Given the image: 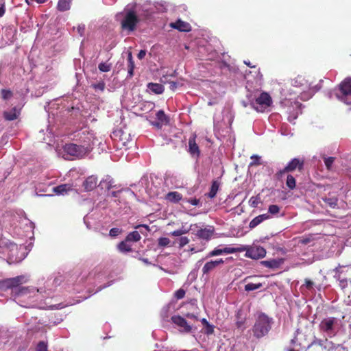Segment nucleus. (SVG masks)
Instances as JSON below:
<instances>
[{
	"mask_svg": "<svg viewBox=\"0 0 351 351\" xmlns=\"http://www.w3.org/2000/svg\"><path fill=\"white\" fill-rule=\"evenodd\" d=\"M51 280L46 282L44 288L36 289L33 287H21L20 289L14 291L13 296L14 301L23 307H35L37 302L44 298L51 296V289L49 288Z\"/></svg>",
	"mask_w": 351,
	"mask_h": 351,
	"instance_id": "nucleus-1",
	"label": "nucleus"
},
{
	"mask_svg": "<svg viewBox=\"0 0 351 351\" xmlns=\"http://www.w3.org/2000/svg\"><path fill=\"white\" fill-rule=\"evenodd\" d=\"M343 326L342 320L335 317H327L319 324V330L327 337H335Z\"/></svg>",
	"mask_w": 351,
	"mask_h": 351,
	"instance_id": "nucleus-2",
	"label": "nucleus"
},
{
	"mask_svg": "<svg viewBox=\"0 0 351 351\" xmlns=\"http://www.w3.org/2000/svg\"><path fill=\"white\" fill-rule=\"evenodd\" d=\"M273 323V318L268 317L264 313H259L252 329L254 336L260 339L267 335L271 329Z\"/></svg>",
	"mask_w": 351,
	"mask_h": 351,
	"instance_id": "nucleus-3",
	"label": "nucleus"
},
{
	"mask_svg": "<svg viewBox=\"0 0 351 351\" xmlns=\"http://www.w3.org/2000/svg\"><path fill=\"white\" fill-rule=\"evenodd\" d=\"M71 138L74 142L87 147V149L92 152L95 138L94 134L88 128L84 127L75 131L72 134Z\"/></svg>",
	"mask_w": 351,
	"mask_h": 351,
	"instance_id": "nucleus-4",
	"label": "nucleus"
},
{
	"mask_svg": "<svg viewBox=\"0 0 351 351\" xmlns=\"http://www.w3.org/2000/svg\"><path fill=\"white\" fill-rule=\"evenodd\" d=\"M129 7L130 5H128L123 12L117 14L116 17L118 19L119 16L123 15V19L121 22L122 29L128 32H132L135 29L138 23V18L136 14L134 8H130Z\"/></svg>",
	"mask_w": 351,
	"mask_h": 351,
	"instance_id": "nucleus-5",
	"label": "nucleus"
},
{
	"mask_svg": "<svg viewBox=\"0 0 351 351\" xmlns=\"http://www.w3.org/2000/svg\"><path fill=\"white\" fill-rule=\"evenodd\" d=\"M64 152V156L66 159H70L69 157L73 158L81 159L88 155L91 151L87 149V147H84L81 144H78L76 142L72 143H66L63 147Z\"/></svg>",
	"mask_w": 351,
	"mask_h": 351,
	"instance_id": "nucleus-6",
	"label": "nucleus"
},
{
	"mask_svg": "<svg viewBox=\"0 0 351 351\" xmlns=\"http://www.w3.org/2000/svg\"><path fill=\"white\" fill-rule=\"evenodd\" d=\"M336 97L346 105L351 106V78L345 79L334 90Z\"/></svg>",
	"mask_w": 351,
	"mask_h": 351,
	"instance_id": "nucleus-7",
	"label": "nucleus"
},
{
	"mask_svg": "<svg viewBox=\"0 0 351 351\" xmlns=\"http://www.w3.org/2000/svg\"><path fill=\"white\" fill-rule=\"evenodd\" d=\"M0 247L3 249V252L6 254L11 262H20L23 258L19 256L18 245L5 238L0 239Z\"/></svg>",
	"mask_w": 351,
	"mask_h": 351,
	"instance_id": "nucleus-8",
	"label": "nucleus"
},
{
	"mask_svg": "<svg viewBox=\"0 0 351 351\" xmlns=\"http://www.w3.org/2000/svg\"><path fill=\"white\" fill-rule=\"evenodd\" d=\"M26 282L24 276H18L14 278H7L0 281V288L1 289H11L12 296L14 295V291L20 289V285Z\"/></svg>",
	"mask_w": 351,
	"mask_h": 351,
	"instance_id": "nucleus-9",
	"label": "nucleus"
},
{
	"mask_svg": "<svg viewBox=\"0 0 351 351\" xmlns=\"http://www.w3.org/2000/svg\"><path fill=\"white\" fill-rule=\"evenodd\" d=\"M272 104L271 96L265 93H262L254 101L251 103L253 108L257 112H263Z\"/></svg>",
	"mask_w": 351,
	"mask_h": 351,
	"instance_id": "nucleus-10",
	"label": "nucleus"
},
{
	"mask_svg": "<svg viewBox=\"0 0 351 351\" xmlns=\"http://www.w3.org/2000/svg\"><path fill=\"white\" fill-rule=\"evenodd\" d=\"M171 319L173 324L178 328L180 332L189 334L193 332V326L180 315H173Z\"/></svg>",
	"mask_w": 351,
	"mask_h": 351,
	"instance_id": "nucleus-11",
	"label": "nucleus"
},
{
	"mask_svg": "<svg viewBox=\"0 0 351 351\" xmlns=\"http://www.w3.org/2000/svg\"><path fill=\"white\" fill-rule=\"evenodd\" d=\"M245 256L252 259H261L266 255L265 249L259 245L245 246Z\"/></svg>",
	"mask_w": 351,
	"mask_h": 351,
	"instance_id": "nucleus-12",
	"label": "nucleus"
},
{
	"mask_svg": "<svg viewBox=\"0 0 351 351\" xmlns=\"http://www.w3.org/2000/svg\"><path fill=\"white\" fill-rule=\"evenodd\" d=\"M304 165V161L300 160L298 158H293L292 159L287 165L285 167L284 169L278 171L276 173V176L278 178H282V176L287 172H291L296 169H298L299 170L302 169Z\"/></svg>",
	"mask_w": 351,
	"mask_h": 351,
	"instance_id": "nucleus-13",
	"label": "nucleus"
},
{
	"mask_svg": "<svg viewBox=\"0 0 351 351\" xmlns=\"http://www.w3.org/2000/svg\"><path fill=\"white\" fill-rule=\"evenodd\" d=\"M156 121H151V124L158 129H160L163 125H166L169 122V118L167 116L162 110H160L157 112Z\"/></svg>",
	"mask_w": 351,
	"mask_h": 351,
	"instance_id": "nucleus-14",
	"label": "nucleus"
},
{
	"mask_svg": "<svg viewBox=\"0 0 351 351\" xmlns=\"http://www.w3.org/2000/svg\"><path fill=\"white\" fill-rule=\"evenodd\" d=\"M136 228H140V229L144 228L145 231L144 232L141 230L140 232L135 230V231L130 232L126 237V241H132V242L138 241L141 238V237L140 235V232L141 234H145L146 232L149 231V226L147 225H139V226H136Z\"/></svg>",
	"mask_w": 351,
	"mask_h": 351,
	"instance_id": "nucleus-15",
	"label": "nucleus"
},
{
	"mask_svg": "<svg viewBox=\"0 0 351 351\" xmlns=\"http://www.w3.org/2000/svg\"><path fill=\"white\" fill-rule=\"evenodd\" d=\"M223 263L224 261L222 258L206 262L204 267H202L203 274H209L210 271L214 270L217 266Z\"/></svg>",
	"mask_w": 351,
	"mask_h": 351,
	"instance_id": "nucleus-16",
	"label": "nucleus"
},
{
	"mask_svg": "<svg viewBox=\"0 0 351 351\" xmlns=\"http://www.w3.org/2000/svg\"><path fill=\"white\" fill-rule=\"evenodd\" d=\"M101 189L109 191L112 188H117L114 179L109 175L105 176L99 184Z\"/></svg>",
	"mask_w": 351,
	"mask_h": 351,
	"instance_id": "nucleus-17",
	"label": "nucleus"
},
{
	"mask_svg": "<svg viewBox=\"0 0 351 351\" xmlns=\"http://www.w3.org/2000/svg\"><path fill=\"white\" fill-rule=\"evenodd\" d=\"M214 232V228L211 226L208 228H200L197 231L196 236L203 240H209Z\"/></svg>",
	"mask_w": 351,
	"mask_h": 351,
	"instance_id": "nucleus-18",
	"label": "nucleus"
},
{
	"mask_svg": "<svg viewBox=\"0 0 351 351\" xmlns=\"http://www.w3.org/2000/svg\"><path fill=\"white\" fill-rule=\"evenodd\" d=\"M189 152L192 157L197 158L199 156L200 151L195 142V136L191 137L189 140Z\"/></svg>",
	"mask_w": 351,
	"mask_h": 351,
	"instance_id": "nucleus-19",
	"label": "nucleus"
},
{
	"mask_svg": "<svg viewBox=\"0 0 351 351\" xmlns=\"http://www.w3.org/2000/svg\"><path fill=\"white\" fill-rule=\"evenodd\" d=\"M97 184V178L91 176L88 177L84 182H83V186L84 187L85 190L87 191H90L93 190Z\"/></svg>",
	"mask_w": 351,
	"mask_h": 351,
	"instance_id": "nucleus-20",
	"label": "nucleus"
},
{
	"mask_svg": "<svg viewBox=\"0 0 351 351\" xmlns=\"http://www.w3.org/2000/svg\"><path fill=\"white\" fill-rule=\"evenodd\" d=\"M171 26L180 32H189L191 30L190 24L181 20H178L175 23H172Z\"/></svg>",
	"mask_w": 351,
	"mask_h": 351,
	"instance_id": "nucleus-21",
	"label": "nucleus"
},
{
	"mask_svg": "<svg viewBox=\"0 0 351 351\" xmlns=\"http://www.w3.org/2000/svg\"><path fill=\"white\" fill-rule=\"evenodd\" d=\"M72 190V185L70 184H64L53 188V191L59 195H64Z\"/></svg>",
	"mask_w": 351,
	"mask_h": 351,
	"instance_id": "nucleus-22",
	"label": "nucleus"
},
{
	"mask_svg": "<svg viewBox=\"0 0 351 351\" xmlns=\"http://www.w3.org/2000/svg\"><path fill=\"white\" fill-rule=\"evenodd\" d=\"M20 114V109L16 107L12 108L10 110L3 112V117L8 121H13L18 118Z\"/></svg>",
	"mask_w": 351,
	"mask_h": 351,
	"instance_id": "nucleus-23",
	"label": "nucleus"
},
{
	"mask_svg": "<svg viewBox=\"0 0 351 351\" xmlns=\"http://www.w3.org/2000/svg\"><path fill=\"white\" fill-rule=\"evenodd\" d=\"M224 254L223 247H216L213 250H212L210 252H208L206 254L205 258L199 260L197 262L196 265H197V266H199V265H200L203 263L204 260L207 259V258H210V257H213V256H219V255H221V254Z\"/></svg>",
	"mask_w": 351,
	"mask_h": 351,
	"instance_id": "nucleus-24",
	"label": "nucleus"
},
{
	"mask_svg": "<svg viewBox=\"0 0 351 351\" xmlns=\"http://www.w3.org/2000/svg\"><path fill=\"white\" fill-rule=\"evenodd\" d=\"M176 74V71H174L171 74H170L169 75H163L161 78V82H163V83H169V88L174 91L177 87L178 86H182V83H179V82H174V81H169L168 80L167 77L168 76H170V77H174Z\"/></svg>",
	"mask_w": 351,
	"mask_h": 351,
	"instance_id": "nucleus-25",
	"label": "nucleus"
},
{
	"mask_svg": "<svg viewBox=\"0 0 351 351\" xmlns=\"http://www.w3.org/2000/svg\"><path fill=\"white\" fill-rule=\"evenodd\" d=\"M269 215L267 214L260 215L255 218H254L249 224L250 228H254L262 223L263 221L269 219Z\"/></svg>",
	"mask_w": 351,
	"mask_h": 351,
	"instance_id": "nucleus-26",
	"label": "nucleus"
},
{
	"mask_svg": "<svg viewBox=\"0 0 351 351\" xmlns=\"http://www.w3.org/2000/svg\"><path fill=\"white\" fill-rule=\"evenodd\" d=\"M135 64L133 60L132 54L129 52L128 54V78H130L134 75Z\"/></svg>",
	"mask_w": 351,
	"mask_h": 351,
	"instance_id": "nucleus-27",
	"label": "nucleus"
},
{
	"mask_svg": "<svg viewBox=\"0 0 351 351\" xmlns=\"http://www.w3.org/2000/svg\"><path fill=\"white\" fill-rule=\"evenodd\" d=\"M182 195L177 192V191H173V192H169L165 197V199L173 203H177L182 199Z\"/></svg>",
	"mask_w": 351,
	"mask_h": 351,
	"instance_id": "nucleus-28",
	"label": "nucleus"
},
{
	"mask_svg": "<svg viewBox=\"0 0 351 351\" xmlns=\"http://www.w3.org/2000/svg\"><path fill=\"white\" fill-rule=\"evenodd\" d=\"M72 0H59L57 5V9L60 12L69 10L71 8Z\"/></svg>",
	"mask_w": 351,
	"mask_h": 351,
	"instance_id": "nucleus-29",
	"label": "nucleus"
},
{
	"mask_svg": "<svg viewBox=\"0 0 351 351\" xmlns=\"http://www.w3.org/2000/svg\"><path fill=\"white\" fill-rule=\"evenodd\" d=\"M334 278L339 281V285L342 290L346 289L351 282L350 280L341 277V275H335Z\"/></svg>",
	"mask_w": 351,
	"mask_h": 351,
	"instance_id": "nucleus-30",
	"label": "nucleus"
},
{
	"mask_svg": "<svg viewBox=\"0 0 351 351\" xmlns=\"http://www.w3.org/2000/svg\"><path fill=\"white\" fill-rule=\"evenodd\" d=\"M138 107L140 110L148 112L154 108L155 104L152 101H143L139 104Z\"/></svg>",
	"mask_w": 351,
	"mask_h": 351,
	"instance_id": "nucleus-31",
	"label": "nucleus"
},
{
	"mask_svg": "<svg viewBox=\"0 0 351 351\" xmlns=\"http://www.w3.org/2000/svg\"><path fill=\"white\" fill-rule=\"evenodd\" d=\"M261 263L267 268H277L280 266L281 261L280 260L272 259L269 261H263Z\"/></svg>",
	"mask_w": 351,
	"mask_h": 351,
	"instance_id": "nucleus-32",
	"label": "nucleus"
},
{
	"mask_svg": "<svg viewBox=\"0 0 351 351\" xmlns=\"http://www.w3.org/2000/svg\"><path fill=\"white\" fill-rule=\"evenodd\" d=\"M219 183L217 180H214L212 182V185L210 189L209 193H208V196L210 198H213L216 196V194L219 190Z\"/></svg>",
	"mask_w": 351,
	"mask_h": 351,
	"instance_id": "nucleus-33",
	"label": "nucleus"
},
{
	"mask_svg": "<svg viewBox=\"0 0 351 351\" xmlns=\"http://www.w3.org/2000/svg\"><path fill=\"white\" fill-rule=\"evenodd\" d=\"M148 88L156 94H161L164 91V88L161 84L156 83H149Z\"/></svg>",
	"mask_w": 351,
	"mask_h": 351,
	"instance_id": "nucleus-34",
	"label": "nucleus"
},
{
	"mask_svg": "<svg viewBox=\"0 0 351 351\" xmlns=\"http://www.w3.org/2000/svg\"><path fill=\"white\" fill-rule=\"evenodd\" d=\"M245 250V246L241 245L239 247H223V252L224 254H233L236 252H244Z\"/></svg>",
	"mask_w": 351,
	"mask_h": 351,
	"instance_id": "nucleus-35",
	"label": "nucleus"
},
{
	"mask_svg": "<svg viewBox=\"0 0 351 351\" xmlns=\"http://www.w3.org/2000/svg\"><path fill=\"white\" fill-rule=\"evenodd\" d=\"M128 241H124L119 243L117 247L121 252H128L132 250L131 245L127 243Z\"/></svg>",
	"mask_w": 351,
	"mask_h": 351,
	"instance_id": "nucleus-36",
	"label": "nucleus"
},
{
	"mask_svg": "<svg viewBox=\"0 0 351 351\" xmlns=\"http://www.w3.org/2000/svg\"><path fill=\"white\" fill-rule=\"evenodd\" d=\"M286 184L287 186L291 190L295 189L296 184L295 178L291 175H288L287 178Z\"/></svg>",
	"mask_w": 351,
	"mask_h": 351,
	"instance_id": "nucleus-37",
	"label": "nucleus"
},
{
	"mask_svg": "<svg viewBox=\"0 0 351 351\" xmlns=\"http://www.w3.org/2000/svg\"><path fill=\"white\" fill-rule=\"evenodd\" d=\"M313 286H314V282L312 280H311L308 278H306L304 280V284L301 286L300 289L302 290L305 289L308 291H312L313 289Z\"/></svg>",
	"mask_w": 351,
	"mask_h": 351,
	"instance_id": "nucleus-38",
	"label": "nucleus"
},
{
	"mask_svg": "<svg viewBox=\"0 0 351 351\" xmlns=\"http://www.w3.org/2000/svg\"><path fill=\"white\" fill-rule=\"evenodd\" d=\"M261 287H262V284L261 283H257V284H255V283H248V284L245 285V290L246 291H254V290H256L258 289H260Z\"/></svg>",
	"mask_w": 351,
	"mask_h": 351,
	"instance_id": "nucleus-39",
	"label": "nucleus"
},
{
	"mask_svg": "<svg viewBox=\"0 0 351 351\" xmlns=\"http://www.w3.org/2000/svg\"><path fill=\"white\" fill-rule=\"evenodd\" d=\"M324 201L331 208H335L337 205V199L336 197H326Z\"/></svg>",
	"mask_w": 351,
	"mask_h": 351,
	"instance_id": "nucleus-40",
	"label": "nucleus"
},
{
	"mask_svg": "<svg viewBox=\"0 0 351 351\" xmlns=\"http://www.w3.org/2000/svg\"><path fill=\"white\" fill-rule=\"evenodd\" d=\"M170 244V240L167 237H160L158 239V245L160 247H166Z\"/></svg>",
	"mask_w": 351,
	"mask_h": 351,
	"instance_id": "nucleus-41",
	"label": "nucleus"
},
{
	"mask_svg": "<svg viewBox=\"0 0 351 351\" xmlns=\"http://www.w3.org/2000/svg\"><path fill=\"white\" fill-rule=\"evenodd\" d=\"M188 232H189L188 229H185V228H180V229H178V230L171 232L170 233V234L172 236H174V237H180L184 234H186Z\"/></svg>",
	"mask_w": 351,
	"mask_h": 351,
	"instance_id": "nucleus-42",
	"label": "nucleus"
},
{
	"mask_svg": "<svg viewBox=\"0 0 351 351\" xmlns=\"http://www.w3.org/2000/svg\"><path fill=\"white\" fill-rule=\"evenodd\" d=\"M1 97L4 100L10 99L12 97V93L8 89H2L1 91Z\"/></svg>",
	"mask_w": 351,
	"mask_h": 351,
	"instance_id": "nucleus-43",
	"label": "nucleus"
},
{
	"mask_svg": "<svg viewBox=\"0 0 351 351\" xmlns=\"http://www.w3.org/2000/svg\"><path fill=\"white\" fill-rule=\"evenodd\" d=\"M280 212V207L278 205L272 204L268 208V213L271 215H277Z\"/></svg>",
	"mask_w": 351,
	"mask_h": 351,
	"instance_id": "nucleus-44",
	"label": "nucleus"
},
{
	"mask_svg": "<svg viewBox=\"0 0 351 351\" xmlns=\"http://www.w3.org/2000/svg\"><path fill=\"white\" fill-rule=\"evenodd\" d=\"M251 162L250 163V166L252 167V166H257V165H261V157L258 156V155H252L251 156Z\"/></svg>",
	"mask_w": 351,
	"mask_h": 351,
	"instance_id": "nucleus-45",
	"label": "nucleus"
},
{
	"mask_svg": "<svg viewBox=\"0 0 351 351\" xmlns=\"http://www.w3.org/2000/svg\"><path fill=\"white\" fill-rule=\"evenodd\" d=\"M335 161L334 157H327L324 158V164L327 168L328 170H330L332 165Z\"/></svg>",
	"mask_w": 351,
	"mask_h": 351,
	"instance_id": "nucleus-46",
	"label": "nucleus"
},
{
	"mask_svg": "<svg viewBox=\"0 0 351 351\" xmlns=\"http://www.w3.org/2000/svg\"><path fill=\"white\" fill-rule=\"evenodd\" d=\"M99 69L102 72H108L111 69V65L105 62H101L98 66Z\"/></svg>",
	"mask_w": 351,
	"mask_h": 351,
	"instance_id": "nucleus-47",
	"label": "nucleus"
},
{
	"mask_svg": "<svg viewBox=\"0 0 351 351\" xmlns=\"http://www.w3.org/2000/svg\"><path fill=\"white\" fill-rule=\"evenodd\" d=\"M105 83L103 81H100L97 84H93L92 85L93 88L96 90H100V91H104V89H105Z\"/></svg>",
	"mask_w": 351,
	"mask_h": 351,
	"instance_id": "nucleus-48",
	"label": "nucleus"
},
{
	"mask_svg": "<svg viewBox=\"0 0 351 351\" xmlns=\"http://www.w3.org/2000/svg\"><path fill=\"white\" fill-rule=\"evenodd\" d=\"M214 326L210 323L204 326V333L207 335H210L214 332Z\"/></svg>",
	"mask_w": 351,
	"mask_h": 351,
	"instance_id": "nucleus-49",
	"label": "nucleus"
},
{
	"mask_svg": "<svg viewBox=\"0 0 351 351\" xmlns=\"http://www.w3.org/2000/svg\"><path fill=\"white\" fill-rule=\"evenodd\" d=\"M36 351H48L47 343L45 341H40L37 345Z\"/></svg>",
	"mask_w": 351,
	"mask_h": 351,
	"instance_id": "nucleus-50",
	"label": "nucleus"
},
{
	"mask_svg": "<svg viewBox=\"0 0 351 351\" xmlns=\"http://www.w3.org/2000/svg\"><path fill=\"white\" fill-rule=\"evenodd\" d=\"M185 293L186 292L183 289H180L175 292L174 295L176 299L180 300L184 297Z\"/></svg>",
	"mask_w": 351,
	"mask_h": 351,
	"instance_id": "nucleus-51",
	"label": "nucleus"
},
{
	"mask_svg": "<svg viewBox=\"0 0 351 351\" xmlns=\"http://www.w3.org/2000/svg\"><path fill=\"white\" fill-rule=\"evenodd\" d=\"M121 232V230L117 228H113L110 229L109 235L112 237L118 236Z\"/></svg>",
	"mask_w": 351,
	"mask_h": 351,
	"instance_id": "nucleus-52",
	"label": "nucleus"
},
{
	"mask_svg": "<svg viewBox=\"0 0 351 351\" xmlns=\"http://www.w3.org/2000/svg\"><path fill=\"white\" fill-rule=\"evenodd\" d=\"M189 242V239L186 237H182L179 239V245L180 247H184Z\"/></svg>",
	"mask_w": 351,
	"mask_h": 351,
	"instance_id": "nucleus-53",
	"label": "nucleus"
},
{
	"mask_svg": "<svg viewBox=\"0 0 351 351\" xmlns=\"http://www.w3.org/2000/svg\"><path fill=\"white\" fill-rule=\"evenodd\" d=\"M77 32L82 36L85 32V25L84 24L79 25L77 27Z\"/></svg>",
	"mask_w": 351,
	"mask_h": 351,
	"instance_id": "nucleus-54",
	"label": "nucleus"
},
{
	"mask_svg": "<svg viewBox=\"0 0 351 351\" xmlns=\"http://www.w3.org/2000/svg\"><path fill=\"white\" fill-rule=\"evenodd\" d=\"M299 113H301L300 109H298V110H297V112H295V114H293V115H291V114H290V115L289 116V118H288L289 121L290 122L293 121L295 119H297V117H298V114H299Z\"/></svg>",
	"mask_w": 351,
	"mask_h": 351,
	"instance_id": "nucleus-55",
	"label": "nucleus"
},
{
	"mask_svg": "<svg viewBox=\"0 0 351 351\" xmlns=\"http://www.w3.org/2000/svg\"><path fill=\"white\" fill-rule=\"evenodd\" d=\"M193 206H198L199 200L196 198H191L188 201Z\"/></svg>",
	"mask_w": 351,
	"mask_h": 351,
	"instance_id": "nucleus-56",
	"label": "nucleus"
},
{
	"mask_svg": "<svg viewBox=\"0 0 351 351\" xmlns=\"http://www.w3.org/2000/svg\"><path fill=\"white\" fill-rule=\"evenodd\" d=\"M145 55H146V51H145V50L142 49V50H141V51L138 52V55H137V57H138V58L139 60H142L143 58H145Z\"/></svg>",
	"mask_w": 351,
	"mask_h": 351,
	"instance_id": "nucleus-57",
	"label": "nucleus"
},
{
	"mask_svg": "<svg viewBox=\"0 0 351 351\" xmlns=\"http://www.w3.org/2000/svg\"><path fill=\"white\" fill-rule=\"evenodd\" d=\"M250 203L251 206L256 207L257 205L256 198L254 197H252L250 199Z\"/></svg>",
	"mask_w": 351,
	"mask_h": 351,
	"instance_id": "nucleus-58",
	"label": "nucleus"
},
{
	"mask_svg": "<svg viewBox=\"0 0 351 351\" xmlns=\"http://www.w3.org/2000/svg\"><path fill=\"white\" fill-rule=\"evenodd\" d=\"M5 5L4 3L0 4V18L2 17L5 14Z\"/></svg>",
	"mask_w": 351,
	"mask_h": 351,
	"instance_id": "nucleus-59",
	"label": "nucleus"
},
{
	"mask_svg": "<svg viewBox=\"0 0 351 351\" xmlns=\"http://www.w3.org/2000/svg\"><path fill=\"white\" fill-rule=\"evenodd\" d=\"M344 302L347 306H351V293L344 300Z\"/></svg>",
	"mask_w": 351,
	"mask_h": 351,
	"instance_id": "nucleus-60",
	"label": "nucleus"
},
{
	"mask_svg": "<svg viewBox=\"0 0 351 351\" xmlns=\"http://www.w3.org/2000/svg\"><path fill=\"white\" fill-rule=\"evenodd\" d=\"M139 260L141 261L143 263H144L147 265H151V263L149 261V260L147 258H139Z\"/></svg>",
	"mask_w": 351,
	"mask_h": 351,
	"instance_id": "nucleus-61",
	"label": "nucleus"
},
{
	"mask_svg": "<svg viewBox=\"0 0 351 351\" xmlns=\"http://www.w3.org/2000/svg\"><path fill=\"white\" fill-rule=\"evenodd\" d=\"M341 268V267L340 265H339L338 267H337L335 269H334V271L335 272V275H341V271H340V269Z\"/></svg>",
	"mask_w": 351,
	"mask_h": 351,
	"instance_id": "nucleus-62",
	"label": "nucleus"
},
{
	"mask_svg": "<svg viewBox=\"0 0 351 351\" xmlns=\"http://www.w3.org/2000/svg\"><path fill=\"white\" fill-rule=\"evenodd\" d=\"M186 317L188 318H191V319H197V317L194 315V314H192V313H187L186 315Z\"/></svg>",
	"mask_w": 351,
	"mask_h": 351,
	"instance_id": "nucleus-63",
	"label": "nucleus"
},
{
	"mask_svg": "<svg viewBox=\"0 0 351 351\" xmlns=\"http://www.w3.org/2000/svg\"><path fill=\"white\" fill-rule=\"evenodd\" d=\"M121 191L120 190H118L117 191H112L110 193V195L112 196V197H117L118 196V194Z\"/></svg>",
	"mask_w": 351,
	"mask_h": 351,
	"instance_id": "nucleus-64",
	"label": "nucleus"
}]
</instances>
